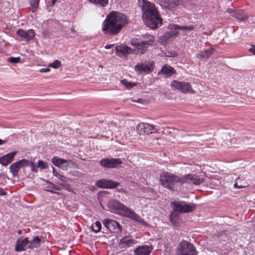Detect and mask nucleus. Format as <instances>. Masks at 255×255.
Masks as SVG:
<instances>
[{
  "label": "nucleus",
  "instance_id": "obj_56",
  "mask_svg": "<svg viewBox=\"0 0 255 255\" xmlns=\"http://www.w3.org/2000/svg\"><path fill=\"white\" fill-rule=\"evenodd\" d=\"M118 190L119 192H122V191H124V189L122 188L121 189H118Z\"/></svg>",
  "mask_w": 255,
  "mask_h": 255
},
{
  "label": "nucleus",
  "instance_id": "obj_9",
  "mask_svg": "<svg viewBox=\"0 0 255 255\" xmlns=\"http://www.w3.org/2000/svg\"><path fill=\"white\" fill-rule=\"evenodd\" d=\"M147 40L141 42H136L134 45L138 49V52L141 54L145 52L149 46L152 45L154 41V38L152 35H146Z\"/></svg>",
  "mask_w": 255,
  "mask_h": 255
},
{
  "label": "nucleus",
  "instance_id": "obj_34",
  "mask_svg": "<svg viewBox=\"0 0 255 255\" xmlns=\"http://www.w3.org/2000/svg\"><path fill=\"white\" fill-rule=\"evenodd\" d=\"M214 50V49L213 48H210L209 49L205 50L204 51L205 57L206 58H208L212 54Z\"/></svg>",
  "mask_w": 255,
  "mask_h": 255
},
{
  "label": "nucleus",
  "instance_id": "obj_28",
  "mask_svg": "<svg viewBox=\"0 0 255 255\" xmlns=\"http://www.w3.org/2000/svg\"><path fill=\"white\" fill-rule=\"evenodd\" d=\"M102 228L101 223L99 221H96L94 225L92 226L91 228L93 232L95 233H98L100 231Z\"/></svg>",
  "mask_w": 255,
  "mask_h": 255
},
{
  "label": "nucleus",
  "instance_id": "obj_49",
  "mask_svg": "<svg viewBox=\"0 0 255 255\" xmlns=\"http://www.w3.org/2000/svg\"><path fill=\"white\" fill-rule=\"evenodd\" d=\"M129 125L131 127H134L135 124L134 123V122L133 121H131L129 122Z\"/></svg>",
  "mask_w": 255,
  "mask_h": 255
},
{
  "label": "nucleus",
  "instance_id": "obj_1",
  "mask_svg": "<svg viewBox=\"0 0 255 255\" xmlns=\"http://www.w3.org/2000/svg\"><path fill=\"white\" fill-rule=\"evenodd\" d=\"M159 181L164 187L174 191L177 189L178 186H181L185 183L199 185L204 182V179L196 174H188L179 177L171 173L165 172L160 174Z\"/></svg>",
  "mask_w": 255,
  "mask_h": 255
},
{
  "label": "nucleus",
  "instance_id": "obj_51",
  "mask_svg": "<svg viewBox=\"0 0 255 255\" xmlns=\"http://www.w3.org/2000/svg\"><path fill=\"white\" fill-rule=\"evenodd\" d=\"M234 186L238 188H241L242 187L241 186H238L237 183L234 184Z\"/></svg>",
  "mask_w": 255,
  "mask_h": 255
},
{
  "label": "nucleus",
  "instance_id": "obj_6",
  "mask_svg": "<svg viewBox=\"0 0 255 255\" xmlns=\"http://www.w3.org/2000/svg\"><path fill=\"white\" fill-rule=\"evenodd\" d=\"M170 206L179 213L191 212L196 209V205L182 201H174L170 203Z\"/></svg>",
  "mask_w": 255,
  "mask_h": 255
},
{
  "label": "nucleus",
  "instance_id": "obj_5",
  "mask_svg": "<svg viewBox=\"0 0 255 255\" xmlns=\"http://www.w3.org/2000/svg\"><path fill=\"white\" fill-rule=\"evenodd\" d=\"M175 255H197L195 247L191 243L182 241L179 244L175 253Z\"/></svg>",
  "mask_w": 255,
  "mask_h": 255
},
{
  "label": "nucleus",
  "instance_id": "obj_47",
  "mask_svg": "<svg viewBox=\"0 0 255 255\" xmlns=\"http://www.w3.org/2000/svg\"><path fill=\"white\" fill-rule=\"evenodd\" d=\"M238 13V10H234L233 12L232 13H231V15L236 18V14H237Z\"/></svg>",
  "mask_w": 255,
  "mask_h": 255
},
{
  "label": "nucleus",
  "instance_id": "obj_33",
  "mask_svg": "<svg viewBox=\"0 0 255 255\" xmlns=\"http://www.w3.org/2000/svg\"><path fill=\"white\" fill-rule=\"evenodd\" d=\"M52 168L53 169V175L58 178L60 180H65V176L61 175L60 173H59L58 172H57L55 170V169L52 166Z\"/></svg>",
  "mask_w": 255,
  "mask_h": 255
},
{
  "label": "nucleus",
  "instance_id": "obj_46",
  "mask_svg": "<svg viewBox=\"0 0 255 255\" xmlns=\"http://www.w3.org/2000/svg\"><path fill=\"white\" fill-rule=\"evenodd\" d=\"M114 46V44H107L105 46V48L106 49H110L113 47Z\"/></svg>",
  "mask_w": 255,
  "mask_h": 255
},
{
  "label": "nucleus",
  "instance_id": "obj_36",
  "mask_svg": "<svg viewBox=\"0 0 255 255\" xmlns=\"http://www.w3.org/2000/svg\"><path fill=\"white\" fill-rule=\"evenodd\" d=\"M67 179L68 178L65 177V180H61V182L59 183L61 186L66 189L67 190H68V186H69V185L67 184Z\"/></svg>",
  "mask_w": 255,
  "mask_h": 255
},
{
  "label": "nucleus",
  "instance_id": "obj_31",
  "mask_svg": "<svg viewBox=\"0 0 255 255\" xmlns=\"http://www.w3.org/2000/svg\"><path fill=\"white\" fill-rule=\"evenodd\" d=\"M21 58L20 57H10L7 58V61L12 63H18L20 62Z\"/></svg>",
  "mask_w": 255,
  "mask_h": 255
},
{
  "label": "nucleus",
  "instance_id": "obj_32",
  "mask_svg": "<svg viewBox=\"0 0 255 255\" xmlns=\"http://www.w3.org/2000/svg\"><path fill=\"white\" fill-rule=\"evenodd\" d=\"M37 167L40 168L41 169H44L48 168V166L42 160H39L37 162Z\"/></svg>",
  "mask_w": 255,
  "mask_h": 255
},
{
  "label": "nucleus",
  "instance_id": "obj_10",
  "mask_svg": "<svg viewBox=\"0 0 255 255\" xmlns=\"http://www.w3.org/2000/svg\"><path fill=\"white\" fill-rule=\"evenodd\" d=\"M154 68L153 61H149L147 63H139L134 67V70L138 74L142 73H148L152 72Z\"/></svg>",
  "mask_w": 255,
  "mask_h": 255
},
{
  "label": "nucleus",
  "instance_id": "obj_35",
  "mask_svg": "<svg viewBox=\"0 0 255 255\" xmlns=\"http://www.w3.org/2000/svg\"><path fill=\"white\" fill-rule=\"evenodd\" d=\"M136 128H154V127L148 123H141L138 124Z\"/></svg>",
  "mask_w": 255,
  "mask_h": 255
},
{
  "label": "nucleus",
  "instance_id": "obj_14",
  "mask_svg": "<svg viewBox=\"0 0 255 255\" xmlns=\"http://www.w3.org/2000/svg\"><path fill=\"white\" fill-rule=\"evenodd\" d=\"M52 163L56 166L67 170L70 163H72L71 160H66L63 158L54 156L51 160Z\"/></svg>",
  "mask_w": 255,
  "mask_h": 255
},
{
  "label": "nucleus",
  "instance_id": "obj_24",
  "mask_svg": "<svg viewBox=\"0 0 255 255\" xmlns=\"http://www.w3.org/2000/svg\"><path fill=\"white\" fill-rule=\"evenodd\" d=\"M157 131L156 128H136V132H138L140 134L143 133L149 134L156 132Z\"/></svg>",
  "mask_w": 255,
  "mask_h": 255
},
{
  "label": "nucleus",
  "instance_id": "obj_13",
  "mask_svg": "<svg viewBox=\"0 0 255 255\" xmlns=\"http://www.w3.org/2000/svg\"><path fill=\"white\" fill-rule=\"evenodd\" d=\"M103 224L104 226L109 230H117V232L119 233H121L122 231L121 226L115 220L106 218L103 221Z\"/></svg>",
  "mask_w": 255,
  "mask_h": 255
},
{
  "label": "nucleus",
  "instance_id": "obj_40",
  "mask_svg": "<svg viewBox=\"0 0 255 255\" xmlns=\"http://www.w3.org/2000/svg\"><path fill=\"white\" fill-rule=\"evenodd\" d=\"M29 164H30V165L31 166V171L32 172H37V169L35 168L34 164L32 162H31L30 163L29 162Z\"/></svg>",
  "mask_w": 255,
  "mask_h": 255
},
{
  "label": "nucleus",
  "instance_id": "obj_42",
  "mask_svg": "<svg viewBox=\"0 0 255 255\" xmlns=\"http://www.w3.org/2000/svg\"><path fill=\"white\" fill-rule=\"evenodd\" d=\"M50 71V69L49 68H41L39 70V72L40 73H45V72H48Z\"/></svg>",
  "mask_w": 255,
  "mask_h": 255
},
{
  "label": "nucleus",
  "instance_id": "obj_22",
  "mask_svg": "<svg viewBox=\"0 0 255 255\" xmlns=\"http://www.w3.org/2000/svg\"><path fill=\"white\" fill-rule=\"evenodd\" d=\"M130 236H126L121 239L119 242V245L123 246V247H129L131 245L135 244L136 241L133 239H128Z\"/></svg>",
  "mask_w": 255,
  "mask_h": 255
},
{
  "label": "nucleus",
  "instance_id": "obj_44",
  "mask_svg": "<svg viewBox=\"0 0 255 255\" xmlns=\"http://www.w3.org/2000/svg\"><path fill=\"white\" fill-rule=\"evenodd\" d=\"M249 51L251 52H252L254 55H255V47L254 46H252V47L250 48Z\"/></svg>",
  "mask_w": 255,
  "mask_h": 255
},
{
  "label": "nucleus",
  "instance_id": "obj_52",
  "mask_svg": "<svg viewBox=\"0 0 255 255\" xmlns=\"http://www.w3.org/2000/svg\"><path fill=\"white\" fill-rule=\"evenodd\" d=\"M6 141H4L0 139V145H1L6 142Z\"/></svg>",
  "mask_w": 255,
  "mask_h": 255
},
{
  "label": "nucleus",
  "instance_id": "obj_12",
  "mask_svg": "<svg viewBox=\"0 0 255 255\" xmlns=\"http://www.w3.org/2000/svg\"><path fill=\"white\" fill-rule=\"evenodd\" d=\"M29 163V160L22 159L15 163L12 164L10 167V172L12 173L13 176H16L18 174L20 169L24 166L28 165Z\"/></svg>",
  "mask_w": 255,
  "mask_h": 255
},
{
  "label": "nucleus",
  "instance_id": "obj_4",
  "mask_svg": "<svg viewBox=\"0 0 255 255\" xmlns=\"http://www.w3.org/2000/svg\"><path fill=\"white\" fill-rule=\"evenodd\" d=\"M108 207L109 210L113 213L132 219L141 225H145V221L143 219L136 214L132 210L117 200L112 199L109 201Z\"/></svg>",
  "mask_w": 255,
  "mask_h": 255
},
{
  "label": "nucleus",
  "instance_id": "obj_41",
  "mask_svg": "<svg viewBox=\"0 0 255 255\" xmlns=\"http://www.w3.org/2000/svg\"><path fill=\"white\" fill-rule=\"evenodd\" d=\"M197 58L200 59L205 58V54L204 51H200L197 55Z\"/></svg>",
  "mask_w": 255,
  "mask_h": 255
},
{
  "label": "nucleus",
  "instance_id": "obj_54",
  "mask_svg": "<svg viewBox=\"0 0 255 255\" xmlns=\"http://www.w3.org/2000/svg\"><path fill=\"white\" fill-rule=\"evenodd\" d=\"M57 0H52V5H54L56 3Z\"/></svg>",
  "mask_w": 255,
  "mask_h": 255
},
{
  "label": "nucleus",
  "instance_id": "obj_55",
  "mask_svg": "<svg viewBox=\"0 0 255 255\" xmlns=\"http://www.w3.org/2000/svg\"><path fill=\"white\" fill-rule=\"evenodd\" d=\"M55 194H57V195H61V194L60 192H58V191H56V192H55Z\"/></svg>",
  "mask_w": 255,
  "mask_h": 255
},
{
  "label": "nucleus",
  "instance_id": "obj_48",
  "mask_svg": "<svg viewBox=\"0 0 255 255\" xmlns=\"http://www.w3.org/2000/svg\"><path fill=\"white\" fill-rule=\"evenodd\" d=\"M234 10L232 8H227L226 11L231 14V13L233 12Z\"/></svg>",
  "mask_w": 255,
  "mask_h": 255
},
{
  "label": "nucleus",
  "instance_id": "obj_57",
  "mask_svg": "<svg viewBox=\"0 0 255 255\" xmlns=\"http://www.w3.org/2000/svg\"><path fill=\"white\" fill-rule=\"evenodd\" d=\"M18 233V234H21V231H19Z\"/></svg>",
  "mask_w": 255,
  "mask_h": 255
},
{
  "label": "nucleus",
  "instance_id": "obj_39",
  "mask_svg": "<svg viewBox=\"0 0 255 255\" xmlns=\"http://www.w3.org/2000/svg\"><path fill=\"white\" fill-rule=\"evenodd\" d=\"M180 213H178V212L177 211H175V210L173 209V211L171 212L169 217H171L177 219V218L178 217V215Z\"/></svg>",
  "mask_w": 255,
  "mask_h": 255
},
{
  "label": "nucleus",
  "instance_id": "obj_19",
  "mask_svg": "<svg viewBox=\"0 0 255 255\" xmlns=\"http://www.w3.org/2000/svg\"><path fill=\"white\" fill-rule=\"evenodd\" d=\"M16 33L20 37L26 39L27 41L33 39L35 36V32L33 29H29L27 32L22 29H19Z\"/></svg>",
  "mask_w": 255,
  "mask_h": 255
},
{
  "label": "nucleus",
  "instance_id": "obj_11",
  "mask_svg": "<svg viewBox=\"0 0 255 255\" xmlns=\"http://www.w3.org/2000/svg\"><path fill=\"white\" fill-rule=\"evenodd\" d=\"M95 185L101 188L114 189L116 188L120 185V183L114 181L112 180L102 179L98 180L96 182Z\"/></svg>",
  "mask_w": 255,
  "mask_h": 255
},
{
  "label": "nucleus",
  "instance_id": "obj_3",
  "mask_svg": "<svg viewBox=\"0 0 255 255\" xmlns=\"http://www.w3.org/2000/svg\"><path fill=\"white\" fill-rule=\"evenodd\" d=\"M141 9L143 20L147 27L150 29H155L161 25L162 19L153 3L143 0Z\"/></svg>",
  "mask_w": 255,
  "mask_h": 255
},
{
  "label": "nucleus",
  "instance_id": "obj_23",
  "mask_svg": "<svg viewBox=\"0 0 255 255\" xmlns=\"http://www.w3.org/2000/svg\"><path fill=\"white\" fill-rule=\"evenodd\" d=\"M41 242V239L38 236L34 237L32 240L29 241L28 249H31L33 248H37L40 247Z\"/></svg>",
  "mask_w": 255,
  "mask_h": 255
},
{
  "label": "nucleus",
  "instance_id": "obj_43",
  "mask_svg": "<svg viewBox=\"0 0 255 255\" xmlns=\"http://www.w3.org/2000/svg\"><path fill=\"white\" fill-rule=\"evenodd\" d=\"M169 218H170V221L172 224H176V221H177V219L171 217H169Z\"/></svg>",
  "mask_w": 255,
  "mask_h": 255
},
{
  "label": "nucleus",
  "instance_id": "obj_45",
  "mask_svg": "<svg viewBox=\"0 0 255 255\" xmlns=\"http://www.w3.org/2000/svg\"><path fill=\"white\" fill-rule=\"evenodd\" d=\"M6 193L3 191V189L0 188V195H5Z\"/></svg>",
  "mask_w": 255,
  "mask_h": 255
},
{
  "label": "nucleus",
  "instance_id": "obj_50",
  "mask_svg": "<svg viewBox=\"0 0 255 255\" xmlns=\"http://www.w3.org/2000/svg\"><path fill=\"white\" fill-rule=\"evenodd\" d=\"M47 191L48 192H51V193H55V192H56L55 190H54L53 189H48V190H47Z\"/></svg>",
  "mask_w": 255,
  "mask_h": 255
},
{
  "label": "nucleus",
  "instance_id": "obj_16",
  "mask_svg": "<svg viewBox=\"0 0 255 255\" xmlns=\"http://www.w3.org/2000/svg\"><path fill=\"white\" fill-rule=\"evenodd\" d=\"M29 241L27 238L22 239L19 238L16 242L15 251L20 252L26 250L27 247L29 246Z\"/></svg>",
  "mask_w": 255,
  "mask_h": 255
},
{
  "label": "nucleus",
  "instance_id": "obj_25",
  "mask_svg": "<svg viewBox=\"0 0 255 255\" xmlns=\"http://www.w3.org/2000/svg\"><path fill=\"white\" fill-rule=\"evenodd\" d=\"M186 0H169L168 6L170 7H174L178 5L182 4Z\"/></svg>",
  "mask_w": 255,
  "mask_h": 255
},
{
  "label": "nucleus",
  "instance_id": "obj_53",
  "mask_svg": "<svg viewBox=\"0 0 255 255\" xmlns=\"http://www.w3.org/2000/svg\"><path fill=\"white\" fill-rule=\"evenodd\" d=\"M70 29H71V31L72 32H73V33L75 32V28L74 27H72Z\"/></svg>",
  "mask_w": 255,
  "mask_h": 255
},
{
  "label": "nucleus",
  "instance_id": "obj_58",
  "mask_svg": "<svg viewBox=\"0 0 255 255\" xmlns=\"http://www.w3.org/2000/svg\"><path fill=\"white\" fill-rule=\"evenodd\" d=\"M113 51H114V50L113 49V50H112V52H111V53H113Z\"/></svg>",
  "mask_w": 255,
  "mask_h": 255
},
{
  "label": "nucleus",
  "instance_id": "obj_18",
  "mask_svg": "<svg viewBox=\"0 0 255 255\" xmlns=\"http://www.w3.org/2000/svg\"><path fill=\"white\" fill-rule=\"evenodd\" d=\"M152 249L151 245H143L138 247L134 252L136 255H149Z\"/></svg>",
  "mask_w": 255,
  "mask_h": 255
},
{
  "label": "nucleus",
  "instance_id": "obj_37",
  "mask_svg": "<svg viewBox=\"0 0 255 255\" xmlns=\"http://www.w3.org/2000/svg\"><path fill=\"white\" fill-rule=\"evenodd\" d=\"M30 5L34 7L35 8H36L38 7L39 0H29Z\"/></svg>",
  "mask_w": 255,
  "mask_h": 255
},
{
  "label": "nucleus",
  "instance_id": "obj_26",
  "mask_svg": "<svg viewBox=\"0 0 255 255\" xmlns=\"http://www.w3.org/2000/svg\"><path fill=\"white\" fill-rule=\"evenodd\" d=\"M236 18L241 21H245L248 18V16L242 10H238Z\"/></svg>",
  "mask_w": 255,
  "mask_h": 255
},
{
  "label": "nucleus",
  "instance_id": "obj_27",
  "mask_svg": "<svg viewBox=\"0 0 255 255\" xmlns=\"http://www.w3.org/2000/svg\"><path fill=\"white\" fill-rule=\"evenodd\" d=\"M90 2L96 5L105 7L108 4V0H88Z\"/></svg>",
  "mask_w": 255,
  "mask_h": 255
},
{
  "label": "nucleus",
  "instance_id": "obj_7",
  "mask_svg": "<svg viewBox=\"0 0 255 255\" xmlns=\"http://www.w3.org/2000/svg\"><path fill=\"white\" fill-rule=\"evenodd\" d=\"M170 87L173 90H179L184 94L195 93V91L192 89L191 84L188 82L173 80L171 82Z\"/></svg>",
  "mask_w": 255,
  "mask_h": 255
},
{
  "label": "nucleus",
  "instance_id": "obj_15",
  "mask_svg": "<svg viewBox=\"0 0 255 255\" xmlns=\"http://www.w3.org/2000/svg\"><path fill=\"white\" fill-rule=\"evenodd\" d=\"M169 28L171 30V35L174 36L178 34V32L176 30H181L183 31H192L195 28V26L193 25H190L189 26H179L177 24H172L169 25Z\"/></svg>",
  "mask_w": 255,
  "mask_h": 255
},
{
  "label": "nucleus",
  "instance_id": "obj_29",
  "mask_svg": "<svg viewBox=\"0 0 255 255\" xmlns=\"http://www.w3.org/2000/svg\"><path fill=\"white\" fill-rule=\"evenodd\" d=\"M121 82L123 85L128 89L131 88L136 85L135 83L128 82L126 80H123Z\"/></svg>",
  "mask_w": 255,
  "mask_h": 255
},
{
  "label": "nucleus",
  "instance_id": "obj_21",
  "mask_svg": "<svg viewBox=\"0 0 255 255\" xmlns=\"http://www.w3.org/2000/svg\"><path fill=\"white\" fill-rule=\"evenodd\" d=\"M116 53L119 56H124L127 54L131 53L132 49L127 46H117L116 47Z\"/></svg>",
  "mask_w": 255,
  "mask_h": 255
},
{
  "label": "nucleus",
  "instance_id": "obj_8",
  "mask_svg": "<svg viewBox=\"0 0 255 255\" xmlns=\"http://www.w3.org/2000/svg\"><path fill=\"white\" fill-rule=\"evenodd\" d=\"M122 163L121 159L116 158H103L99 162L100 165L105 169L117 168Z\"/></svg>",
  "mask_w": 255,
  "mask_h": 255
},
{
  "label": "nucleus",
  "instance_id": "obj_2",
  "mask_svg": "<svg viewBox=\"0 0 255 255\" xmlns=\"http://www.w3.org/2000/svg\"><path fill=\"white\" fill-rule=\"evenodd\" d=\"M128 23V17L125 14L112 11L104 21L102 30L106 34L115 35L118 34Z\"/></svg>",
  "mask_w": 255,
  "mask_h": 255
},
{
  "label": "nucleus",
  "instance_id": "obj_17",
  "mask_svg": "<svg viewBox=\"0 0 255 255\" xmlns=\"http://www.w3.org/2000/svg\"><path fill=\"white\" fill-rule=\"evenodd\" d=\"M175 70L171 66L165 64L164 65L160 71L158 72V75H164L165 78L172 76L175 74Z\"/></svg>",
  "mask_w": 255,
  "mask_h": 255
},
{
  "label": "nucleus",
  "instance_id": "obj_30",
  "mask_svg": "<svg viewBox=\"0 0 255 255\" xmlns=\"http://www.w3.org/2000/svg\"><path fill=\"white\" fill-rule=\"evenodd\" d=\"M61 62L58 60H55L53 63H50L48 65V67H52L54 69H57V68H58L59 67H60L61 66Z\"/></svg>",
  "mask_w": 255,
  "mask_h": 255
},
{
  "label": "nucleus",
  "instance_id": "obj_20",
  "mask_svg": "<svg viewBox=\"0 0 255 255\" xmlns=\"http://www.w3.org/2000/svg\"><path fill=\"white\" fill-rule=\"evenodd\" d=\"M16 151L7 153L0 157V164L3 166H6L12 161Z\"/></svg>",
  "mask_w": 255,
  "mask_h": 255
},
{
  "label": "nucleus",
  "instance_id": "obj_38",
  "mask_svg": "<svg viewBox=\"0 0 255 255\" xmlns=\"http://www.w3.org/2000/svg\"><path fill=\"white\" fill-rule=\"evenodd\" d=\"M50 184V186H48L49 188H52L53 189H55L56 190H61L62 189V188L56 185L55 184L53 183L52 182H48Z\"/></svg>",
  "mask_w": 255,
  "mask_h": 255
}]
</instances>
